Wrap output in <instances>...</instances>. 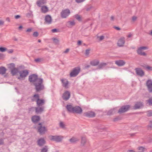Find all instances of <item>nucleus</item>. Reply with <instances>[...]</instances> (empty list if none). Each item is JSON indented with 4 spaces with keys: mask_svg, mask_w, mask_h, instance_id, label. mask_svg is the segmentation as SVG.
I'll use <instances>...</instances> for the list:
<instances>
[{
    "mask_svg": "<svg viewBox=\"0 0 152 152\" xmlns=\"http://www.w3.org/2000/svg\"><path fill=\"white\" fill-rule=\"evenodd\" d=\"M43 83V79L41 78H39L38 82L34 83V85L35 86V89L37 92L39 91L44 89V86Z\"/></svg>",
    "mask_w": 152,
    "mask_h": 152,
    "instance_id": "nucleus-1",
    "label": "nucleus"
},
{
    "mask_svg": "<svg viewBox=\"0 0 152 152\" xmlns=\"http://www.w3.org/2000/svg\"><path fill=\"white\" fill-rule=\"evenodd\" d=\"M19 73L20 76L18 77V79L20 80H24L28 74V71L27 69H24L23 70L20 71L19 72Z\"/></svg>",
    "mask_w": 152,
    "mask_h": 152,
    "instance_id": "nucleus-2",
    "label": "nucleus"
},
{
    "mask_svg": "<svg viewBox=\"0 0 152 152\" xmlns=\"http://www.w3.org/2000/svg\"><path fill=\"white\" fill-rule=\"evenodd\" d=\"M80 71V67H76L74 68L70 73L69 75L71 77H76L79 73Z\"/></svg>",
    "mask_w": 152,
    "mask_h": 152,
    "instance_id": "nucleus-3",
    "label": "nucleus"
},
{
    "mask_svg": "<svg viewBox=\"0 0 152 152\" xmlns=\"http://www.w3.org/2000/svg\"><path fill=\"white\" fill-rule=\"evenodd\" d=\"M38 75L35 74H32L29 76L28 80L30 83H33L38 81L39 79Z\"/></svg>",
    "mask_w": 152,
    "mask_h": 152,
    "instance_id": "nucleus-4",
    "label": "nucleus"
},
{
    "mask_svg": "<svg viewBox=\"0 0 152 152\" xmlns=\"http://www.w3.org/2000/svg\"><path fill=\"white\" fill-rule=\"evenodd\" d=\"M49 137L50 140L55 141L57 142H61L63 138L62 136L58 135H50L49 136Z\"/></svg>",
    "mask_w": 152,
    "mask_h": 152,
    "instance_id": "nucleus-5",
    "label": "nucleus"
},
{
    "mask_svg": "<svg viewBox=\"0 0 152 152\" xmlns=\"http://www.w3.org/2000/svg\"><path fill=\"white\" fill-rule=\"evenodd\" d=\"M38 125L39 126L37 127L38 132L40 134H45V132L47 131L45 127V126H42L41 123H39Z\"/></svg>",
    "mask_w": 152,
    "mask_h": 152,
    "instance_id": "nucleus-6",
    "label": "nucleus"
},
{
    "mask_svg": "<svg viewBox=\"0 0 152 152\" xmlns=\"http://www.w3.org/2000/svg\"><path fill=\"white\" fill-rule=\"evenodd\" d=\"M130 107L129 105L123 106L118 110V113L120 114L126 112L129 110Z\"/></svg>",
    "mask_w": 152,
    "mask_h": 152,
    "instance_id": "nucleus-7",
    "label": "nucleus"
},
{
    "mask_svg": "<svg viewBox=\"0 0 152 152\" xmlns=\"http://www.w3.org/2000/svg\"><path fill=\"white\" fill-rule=\"evenodd\" d=\"M70 10L68 9L63 10L61 12V16L62 18H66L70 14Z\"/></svg>",
    "mask_w": 152,
    "mask_h": 152,
    "instance_id": "nucleus-8",
    "label": "nucleus"
},
{
    "mask_svg": "<svg viewBox=\"0 0 152 152\" xmlns=\"http://www.w3.org/2000/svg\"><path fill=\"white\" fill-rule=\"evenodd\" d=\"M146 84L148 91L150 93H152V80L151 79L148 80Z\"/></svg>",
    "mask_w": 152,
    "mask_h": 152,
    "instance_id": "nucleus-9",
    "label": "nucleus"
},
{
    "mask_svg": "<svg viewBox=\"0 0 152 152\" xmlns=\"http://www.w3.org/2000/svg\"><path fill=\"white\" fill-rule=\"evenodd\" d=\"M37 143L38 146L41 147L46 144V141L44 138H41L38 140Z\"/></svg>",
    "mask_w": 152,
    "mask_h": 152,
    "instance_id": "nucleus-10",
    "label": "nucleus"
},
{
    "mask_svg": "<svg viewBox=\"0 0 152 152\" xmlns=\"http://www.w3.org/2000/svg\"><path fill=\"white\" fill-rule=\"evenodd\" d=\"M70 96V94L69 91H66L63 94L62 98L65 101L68 100Z\"/></svg>",
    "mask_w": 152,
    "mask_h": 152,
    "instance_id": "nucleus-11",
    "label": "nucleus"
},
{
    "mask_svg": "<svg viewBox=\"0 0 152 152\" xmlns=\"http://www.w3.org/2000/svg\"><path fill=\"white\" fill-rule=\"evenodd\" d=\"M40 120V116L37 115H33L31 118V120L32 122L35 124H37Z\"/></svg>",
    "mask_w": 152,
    "mask_h": 152,
    "instance_id": "nucleus-12",
    "label": "nucleus"
},
{
    "mask_svg": "<svg viewBox=\"0 0 152 152\" xmlns=\"http://www.w3.org/2000/svg\"><path fill=\"white\" fill-rule=\"evenodd\" d=\"M136 74L141 77L145 75V72L140 68H137L135 69Z\"/></svg>",
    "mask_w": 152,
    "mask_h": 152,
    "instance_id": "nucleus-13",
    "label": "nucleus"
},
{
    "mask_svg": "<svg viewBox=\"0 0 152 152\" xmlns=\"http://www.w3.org/2000/svg\"><path fill=\"white\" fill-rule=\"evenodd\" d=\"M83 115L84 116L92 118L95 116L96 114L93 112L89 111L85 113Z\"/></svg>",
    "mask_w": 152,
    "mask_h": 152,
    "instance_id": "nucleus-14",
    "label": "nucleus"
},
{
    "mask_svg": "<svg viewBox=\"0 0 152 152\" xmlns=\"http://www.w3.org/2000/svg\"><path fill=\"white\" fill-rule=\"evenodd\" d=\"M35 112L36 114H41L44 110V106H38L35 107Z\"/></svg>",
    "mask_w": 152,
    "mask_h": 152,
    "instance_id": "nucleus-15",
    "label": "nucleus"
},
{
    "mask_svg": "<svg viewBox=\"0 0 152 152\" xmlns=\"http://www.w3.org/2000/svg\"><path fill=\"white\" fill-rule=\"evenodd\" d=\"M82 109L79 106H76L74 107L73 111V113H76L77 114H81L82 112Z\"/></svg>",
    "mask_w": 152,
    "mask_h": 152,
    "instance_id": "nucleus-16",
    "label": "nucleus"
},
{
    "mask_svg": "<svg viewBox=\"0 0 152 152\" xmlns=\"http://www.w3.org/2000/svg\"><path fill=\"white\" fill-rule=\"evenodd\" d=\"M143 106V104L142 102H135V104L133 107V109L134 110L139 109Z\"/></svg>",
    "mask_w": 152,
    "mask_h": 152,
    "instance_id": "nucleus-17",
    "label": "nucleus"
},
{
    "mask_svg": "<svg viewBox=\"0 0 152 152\" xmlns=\"http://www.w3.org/2000/svg\"><path fill=\"white\" fill-rule=\"evenodd\" d=\"M45 22L44 24H50L51 23L52 19L51 16L49 15H47L45 17Z\"/></svg>",
    "mask_w": 152,
    "mask_h": 152,
    "instance_id": "nucleus-18",
    "label": "nucleus"
},
{
    "mask_svg": "<svg viewBox=\"0 0 152 152\" xmlns=\"http://www.w3.org/2000/svg\"><path fill=\"white\" fill-rule=\"evenodd\" d=\"M61 81L62 83V86L65 88H68V85L69 83V81L66 79H61Z\"/></svg>",
    "mask_w": 152,
    "mask_h": 152,
    "instance_id": "nucleus-19",
    "label": "nucleus"
},
{
    "mask_svg": "<svg viewBox=\"0 0 152 152\" xmlns=\"http://www.w3.org/2000/svg\"><path fill=\"white\" fill-rule=\"evenodd\" d=\"M125 38H121L118 41L117 44L119 47L123 46L125 43Z\"/></svg>",
    "mask_w": 152,
    "mask_h": 152,
    "instance_id": "nucleus-20",
    "label": "nucleus"
},
{
    "mask_svg": "<svg viewBox=\"0 0 152 152\" xmlns=\"http://www.w3.org/2000/svg\"><path fill=\"white\" fill-rule=\"evenodd\" d=\"M37 104L38 106H43L45 103V101L43 99H38V100H37Z\"/></svg>",
    "mask_w": 152,
    "mask_h": 152,
    "instance_id": "nucleus-21",
    "label": "nucleus"
},
{
    "mask_svg": "<svg viewBox=\"0 0 152 152\" xmlns=\"http://www.w3.org/2000/svg\"><path fill=\"white\" fill-rule=\"evenodd\" d=\"M67 111L70 113H73L74 107L71 104H67L66 107Z\"/></svg>",
    "mask_w": 152,
    "mask_h": 152,
    "instance_id": "nucleus-22",
    "label": "nucleus"
},
{
    "mask_svg": "<svg viewBox=\"0 0 152 152\" xmlns=\"http://www.w3.org/2000/svg\"><path fill=\"white\" fill-rule=\"evenodd\" d=\"M75 23L74 20L68 21L66 23V26L69 28H71L72 26H74Z\"/></svg>",
    "mask_w": 152,
    "mask_h": 152,
    "instance_id": "nucleus-23",
    "label": "nucleus"
},
{
    "mask_svg": "<svg viewBox=\"0 0 152 152\" xmlns=\"http://www.w3.org/2000/svg\"><path fill=\"white\" fill-rule=\"evenodd\" d=\"M115 63L119 66H123L125 64V62L122 60L116 61H115Z\"/></svg>",
    "mask_w": 152,
    "mask_h": 152,
    "instance_id": "nucleus-24",
    "label": "nucleus"
},
{
    "mask_svg": "<svg viewBox=\"0 0 152 152\" xmlns=\"http://www.w3.org/2000/svg\"><path fill=\"white\" fill-rule=\"evenodd\" d=\"M99 61L98 60H94L90 62V64L92 66H96L99 64Z\"/></svg>",
    "mask_w": 152,
    "mask_h": 152,
    "instance_id": "nucleus-25",
    "label": "nucleus"
},
{
    "mask_svg": "<svg viewBox=\"0 0 152 152\" xmlns=\"http://www.w3.org/2000/svg\"><path fill=\"white\" fill-rule=\"evenodd\" d=\"M19 71L18 68H15L13 69L12 70L11 72L12 76H14L16 75L18 73H19Z\"/></svg>",
    "mask_w": 152,
    "mask_h": 152,
    "instance_id": "nucleus-26",
    "label": "nucleus"
},
{
    "mask_svg": "<svg viewBox=\"0 0 152 152\" xmlns=\"http://www.w3.org/2000/svg\"><path fill=\"white\" fill-rule=\"evenodd\" d=\"M7 70V69L4 67H0V75H3L5 74Z\"/></svg>",
    "mask_w": 152,
    "mask_h": 152,
    "instance_id": "nucleus-27",
    "label": "nucleus"
},
{
    "mask_svg": "<svg viewBox=\"0 0 152 152\" xmlns=\"http://www.w3.org/2000/svg\"><path fill=\"white\" fill-rule=\"evenodd\" d=\"M39 99V95L38 94H35L32 98L31 99V101L32 102L35 101L37 102V100H38Z\"/></svg>",
    "mask_w": 152,
    "mask_h": 152,
    "instance_id": "nucleus-28",
    "label": "nucleus"
},
{
    "mask_svg": "<svg viewBox=\"0 0 152 152\" xmlns=\"http://www.w3.org/2000/svg\"><path fill=\"white\" fill-rule=\"evenodd\" d=\"M137 52L138 54L141 56H146V54L145 52H142V50L140 48L137 49Z\"/></svg>",
    "mask_w": 152,
    "mask_h": 152,
    "instance_id": "nucleus-29",
    "label": "nucleus"
},
{
    "mask_svg": "<svg viewBox=\"0 0 152 152\" xmlns=\"http://www.w3.org/2000/svg\"><path fill=\"white\" fill-rule=\"evenodd\" d=\"M115 110H116L115 108H114L113 109H111L110 110H108L107 111V115H112L113 114V113H115Z\"/></svg>",
    "mask_w": 152,
    "mask_h": 152,
    "instance_id": "nucleus-30",
    "label": "nucleus"
},
{
    "mask_svg": "<svg viewBox=\"0 0 152 152\" xmlns=\"http://www.w3.org/2000/svg\"><path fill=\"white\" fill-rule=\"evenodd\" d=\"M79 140L77 138L74 137H72V138L69 139V141L72 143H76Z\"/></svg>",
    "mask_w": 152,
    "mask_h": 152,
    "instance_id": "nucleus-31",
    "label": "nucleus"
},
{
    "mask_svg": "<svg viewBox=\"0 0 152 152\" xmlns=\"http://www.w3.org/2000/svg\"><path fill=\"white\" fill-rule=\"evenodd\" d=\"M8 67L11 71L12 70L14 69L15 67V65L13 63H11L8 65Z\"/></svg>",
    "mask_w": 152,
    "mask_h": 152,
    "instance_id": "nucleus-32",
    "label": "nucleus"
},
{
    "mask_svg": "<svg viewBox=\"0 0 152 152\" xmlns=\"http://www.w3.org/2000/svg\"><path fill=\"white\" fill-rule=\"evenodd\" d=\"M107 65V64L106 63H101L99 65L97 69H102L103 68V67Z\"/></svg>",
    "mask_w": 152,
    "mask_h": 152,
    "instance_id": "nucleus-33",
    "label": "nucleus"
},
{
    "mask_svg": "<svg viewBox=\"0 0 152 152\" xmlns=\"http://www.w3.org/2000/svg\"><path fill=\"white\" fill-rule=\"evenodd\" d=\"M41 10L42 12L45 13L48 12V7L46 6H43L41 8Z\"/></svg>",
    "mask_w": 152,
    "mask_h": 152,
    "instance_id": "nucleus-34",
    "label": "nucleus"
},
{
    "mask_svg": "<svg viewBox=\"0 0 152 152\" xmlns=\"http://www.w3.org/2000/svg\"><path fill=\"white\" fill-rule=\"evenodd\" d=\"M86 142V140L85 137H82L81 138V145L84 146Z\"/></svg>",
    "mask_w": 152,
    "mask_h": 152,
    "instance_id": "nucleus-35",
    "label": "nucleus"
},
{
    "mask_svg": "<svg viewBox=\"0 0 152 152\" xmlns=\"http://www.w3.org/2000/svg\"><path fill=\"white\" fill-rule=\"evenodd\" d=\"M48 146L45 145L41 150V152H48Z\"/></svg>",
    "mask_w": 152,
    "mask_h": 152,
    "instance_id": "nucleus-36",
    "label": "nucleus"
},
{
    "mask_svg": "<svg viewBox=\"0 0 152 152\" xmlns=\"http://www.w3.org/2000/svg\"><path fill=\"white\" fill-rule=\"evenodd\" d=\"M75 18L79 21H82V18L78 14H77L74 16Z\"/></svg>",
    "mask_w": 152,
    "mask_h": 152,
    "instance_id": "nucleus-37",
    "label": "nucleus"
},
{
    "mask_svg": "<svg viewBox=\"0 0 152 152\" xmlns=\"http://www.w3.org/2000/svg\"><path fill=\"white\" fill-rule=\"evenodd\" d=\"M138 152H144L146 150V149L143 147H140L138 148Z\"/></svg>",
    "mask_w": 152,
    "mask_h": 152,
    "instance_id": "nucleus-38",
    "label": "nucleus"
},
{
    "mask_svg": "<svg viewBox=\"0 0 152 152\" xmlns=\"http://www.w3.org/2000/svg\"><path fill=\"white\" fill-rule=\"evenodd\" d=\"M43 59L42 58H38L35 59H34V61L37 63H38L43 61Z\"/></svg>",
    "mask_w": 152,
    "mask_h": 152,
    "instance_id": "nucleus-39",
    "label": "nucleus"
},
{
    "mask_svg": "<svg viewBox=\"0 0 152 152\" xmlns=\"http://www.w3.org/2000/svg\"><path fill=\"white\" fill-rule=\"evenodd\" d=\"M54 43L56 45H58L59 43V40L56 38L53 39Z\"/></svg>",
    "mask_w": 152,
    "mask_h": 152,
    "instance_id": "nucleus-40",
    "label": "nucleus"
},
{
    "mask_svg": "<svg viewBox=\"0 0 152 152\" xmlns=\"http://www.w3.org/2000/svg\"><path fill=\"white\" fill-rule=\"evenodd\" d=\"M122 119V118L120 116H117L116 117V118H114L113 119V121L114 122H115L116 121H117L119 120H121Z\"/></svg>",
    "mask_w": 152,
    "mask_h": 152,
    "instance_id": "nucleus-41",
    "label": "nucleus"
},
{
    "mask_svg": "<svg viewBox=\"0 0 152 152\" xmlns=\"http://www.w3.org/2000/svg\"><path fill=\"white\" fill-rule=\"evenodd\" d=\"M60 127L62 129H64L65 127V125L62 122H61L59 123Z\"/></svg>",
    "mask_w": 152,
    "mask_h": 152,
    "instance_id": "nucleus-42",
    "label": "nucleus"
},
{
    "mask_svg": "<svg viewBox=\"0 0 152 152\" xmlns=\"http://www.w3.org/2000/svg\"><path fill=\"white\" fill-rule=\"evenodd\" d=\"M150 105H152V97L150 98L148 100L146 101Z\"/></svg>",
    "mask_w": 152,
    "mask_h": 152,
    "instance_id": "nucleus-43",
    "label": "nucleus"
},
{
    "mask_svg": "<svg viewBox=\"0 0 152 152\" xmlns=\"http://www.w3.org/2000/svg\"><path fill=\"white\" fill-rule=\"evenodd\" d=\"M35 107H31L28 109V113H30L31 112H33L34 111V109Z\"/></svg>",
    "mask_w": 152,
    "mask_h": 152,
    "instance_id": "nucleus-44",
    "label": "nucleus"
},
{
    "mask_svg": "<svg viewBox=\"0 0 152 152\" xmlns=\"http://www.w3.org/2000/svg\"><path fill=\"white\" fill-rule=\"evenodd\" d=\"M6 49H7L4 47H0V51L1 52H5L6 50Z\"/></svg>",
    "mask_w": 152,
    "mask_h": 152,
    "instance_id": "nucleus-45",
    "label": "nucleus"
},
{
    "mask_svg": "<svg viewBox=\"0 0 152 152\" xmlns=\"http://www.w3.org/2000/svg\"><path fill=\"white\" fill-rule=\"evenodd\" d=\"M147 115L148 117H150L152 116V111L151 110H149L148 111Z\"/></svg>",
    "mask_w": 152,
    "mask_h": 152,
    "instance_id": "nucleus-46",
    "label": "nucleus"
},
{
    "mask_svg": "<svg viewBox=\"0 0 152 152\" xmlns=\"http://www.w3.org/2000/svg\"><path fill=\"white\" fill-rule=\"evenodd\" d=\"M146 69L148 71H152V67L147 65Z\"/></svg>",
    "mask_w": 152,
    "mask_h": 152,
    "instance_id": "nucleus-47",
    "label": "nucleus"
},
{
    "mask_svg": "<svg viewBox=\"0 0 152 152\" xmlns=\"http://www.w3.org/2000/svg\"><path fill=\"white\" fill-rule=\"evenodd\" d=\"M37 4L39 7H41L42 4V3L40 1H39L37 2Z\"/></svg>",
    "mask_w": 152,
    "mask_h": 152,
    "instance_id": "nucleus-48",
    "label": "nucleus"
},
{
    "mask_svg": "<svg viewBox=\"0 0 152 152\" xmlns=\"http://www.w3.org/2000/svg\"><path fill=\"white\" fill-rule=\"evenodd\" d=\"M51 31L53 33L57 32H59V30L56 28L52 29L51 30Z\"/></svg>",
    "mask_w": 152,
    "mask_h": 152,
    "instance_id": "nucleus-49",
    "label": "nucleus"
},
{
    "mask_svg": "<svg viewBox=\"0 0 152 152\" xmlns=\"http://www.w3.org/2000/svg\"><path fill=\"white\" fill-rule=\"evenodd\" d=\"M90 50H91L90 49H86V50L85 54L86 55H88L90 53Z\"/></svg>",
    "mask_w": 152,
    "mask_h": 152,
    "instance_id": "nucleus-50",
    "label": "nucleus"
},
{
    "mask_svg": "<svg viewBox=\"0 0 152 152\" xmlns=\"http://www.w3.org/2000/svg\"><path fill=\"white\" fill-rule=\"evenodd\" d=\"M39 35L37 31H35L34 32L33 34V36L34 37H37Z\"/></svg>",
    "mask_w": 152,
    "mask_h": 152,
    "instance_id": "nucleus-51",
    "label": "nucleus"
},
{
    "mask_svg": "<svg viewBox=\"0 0 152 152\" xmlns=\"http://www.w3.org/2000/svg\"><path fill=\"white\" fill-rule=\"evenodd\" d=\"M4 144V141L3 139H0V145Z\"/></svg>",
    "mask_w": 152,
    "mask_h": 152,
    "instance_id": "nucleus-52",
    "label": "nucleus"
},
{
    "mask_svg": "<svg viewBox=\"0 0 152 152\" xmlns=\"http://www.w3.org/2000/svg\"><path fill=\"white\" fill-rule=\"evenodd\" d=\"M140 48L142 50V49L143 50H146L148 49V48L146 46H142L140 47Z\"/></svg>",
    "mask_w": 152,
    "mask_h": 152,
    "instance_id": "nucleus-53",
    "label": "nucleus"
},
{
    "mask_svg": "<svg viewBox=\"0 0 152 152\" xmlns=\"http://www.w3.org/2000/svg\"><path fill=\"white\" fill-rule=\"evenodd\" d=\"M85 0H75V1L77 3H79L83 2L85 1Z\"/></svg>",
    "mask_w": 152,
    "mask_h": 152,
    "instance_id": "nucleus-54",
    "label": "nucleus"
},
{
    "mask_svg": "<svg viewBox=\"0 0 152 152\" xmlns=\"http://www.w3.org/2000/svg\"><path fill=\"white\" fill-rule=\"evenodd\" d=\"M21 17L19 15H17L15 16V19H18Z\"/></svg>",
    "mask_w": 152,
    "mask_h": 152,
    "instance_id": "nucleus-55",
    "label": "nucleus"
},
{
    "mask_svg": "<svg viewBox=\"0 0 152 152\" xmlns=\"http://www.w3.org/2000/svg\"><path fill=\"white\" fill-rule=\"evenodd\" d=\"M104 39V37L103 36H101L99 37V41H101Z\"/></svg>",
    "mask_w": 152,
    "mask_h": 152,
    "instance_id": "nucleus-56",
    "label": "nucleus"
},
{
    "mask_svg": "<svg viewBox=\"0 0 152 152\" xmlns=\"http://www.w3.org/2000/svg\"><path fill=\"white\" fill-rule=\"evenodd\" d=\"M150 125H148V128L150 127V128H151L152 127V121H150Z\"/></svg>",
    "mask_w": 152,
    "mask_h": 152,
    "instance_id": "nucleus-57",
    "label": "nucleus"
},
{
    "mask_svg": "<svg viewBox=\"0 0 152 152\" xmlns=\"http://www.w3.org/2000/svg\"><path fill=\"white\" fill-rule=\"evenodd\" d=\"M32 28H30L28 29L26 31V32H31L32 30Z\"/></svg>",
    "mask_w": 152,
    "mask_h": 152,
    "instance_id": "nucleus-58",
    "label": "nucleus"
},
{
    "mask_svg": "<svg viewBox=\"0 0 152 152\" xmlns=\"http://www.w3.org/2000/svg\"><path fill=\"white\" fill-rule=\"evenodd\" d=\"M92 7L91 6H90L89 7H88L86 9V11H88L90 10L91 9V8Z\"/></svg>",
    "mask_w": 152,
    "mask_h": 152,
    "instance_id": "nucleus-59",
    "label": "nucleus"
},
{
    "mask_svg": "<svg viewBox=\"0 0 152 152\" xmlns=\"http://www.w3.org/2000/svg\"><path fill=\"white\" fill-rule=\"evenodd\" d=\"M140 66H141L145 68V69H146V67L147 66V65H146L145 64H142Z\"/></svg>",
    "mask_w": 152,
    "mask_h": 152,
    "instance_id": "nucleus-60",
    "label": "nucleus"
},
{
    "mask_svg": "<svg viewBox=\"0 0 152 152\" xmlns=\"http://www.w3.org/2000/svg\"><path fill=\"white\" fill-rule=\"evenodd\" d=\"M32 15L31 13H27L26 14V16L28 18H30Z\"/></svg>",
    "mask_w": 152,
    "mask_h": 152,
    "instance_id": "nucleus-61",
    "label": "nucleus"
},
{
    "mask_svg": "<svg viewBox=\"0 0 152 152\" xmlns=\"http://www.w3.org/2000/svg\"><path fill=\"white\" fill-rule=\"evenodd\" d=\"M40 1L42 4H45L46 2V0H40Z\"/></svg>",
    "mask_w": 152,
    "mask_h": 152,
    "instance_id": "nucleus-62",
    "label": "nucleus"
},
{
    "mask_svg": "<svg viewBox=\"0 0 152 152\" xmlns=\"http://www.w3.org/2000/svg\"><path fill=\"white\" fill-rule=\"evenodd\" d=\"M137 17L135 16H133L132 17V20L133 21H134L137 19Z\"/></svg>",
    "mask_w": 152,
    "mask_h": 152,
    "instance_id": "nucleus-63",
    "label": "nucleus"
},
{
    "mask_svg": "<svg viewBox=\"0 0 152 152\" xmlns=\"http://www.w3.org/2000/svg\"><path fill=\"white\" fill-rule=\"evenodd\" d=\"M114 28L118 30H119L121 29L120 28L116 26H114Z\"/></svg>",
    "mask_w": 152,
    "mask_h": 152,
    "instance_id": "nucleus-64",
    "label": "nucleus"
}]
</instances>
